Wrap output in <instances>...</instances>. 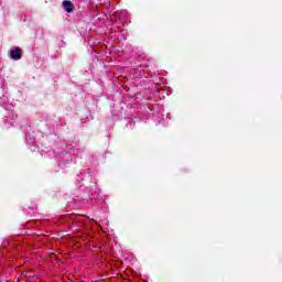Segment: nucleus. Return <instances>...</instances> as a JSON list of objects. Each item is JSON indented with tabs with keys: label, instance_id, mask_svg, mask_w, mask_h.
Listing matches in <instances>:
<instances>
[{
	"label": "nucleus",
	"instance_id": "f03ea898",
	"mask_svg": "<svg viewBox=\"0 0 282 282\" xmlns=\"http://www.w3.org/2000/svg\"><path fill=\"white\" fill-rule=\"evenodd\" d=\"M63 6H64L66 12H73V10H74V9H73V4H72L69 1L65 0V1L63 2Z\"/></svg>",
	"mask_w": 282,
	"mask_h": 282
},
{
	"label": "nucleus",
	"instance_id": "f257e3e1",
	"mask_svg": "<svg viewBox=\"0 0 282 282\" xmlns=\"http://www.w3.org/2000/svg\"><path fill=\"white\" fill-rule=\"evenodd\" d=\"M11 58H13V61H19L21 58V48L11 51Z\"/></svg>",
	"mask_w": 282,
	"mask_h": 282
}]
</instances>
